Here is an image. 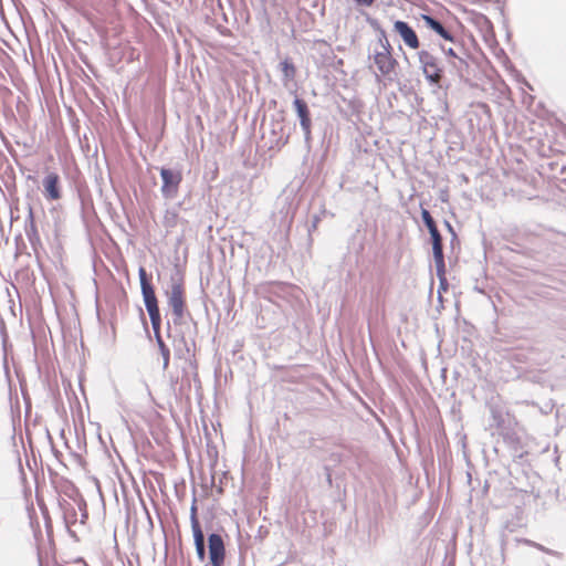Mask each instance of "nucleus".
I'll list each match as a JSON object with an SVG mask.
<instances>
[{
	"mask_svg": "<svg viewBox=\"0 0 566 566\" xmlns=\"http://www.w3.org/2000/svg\"><path fill=\"white\" fill-rule=\"evenodd\" d=\"M170 291H168V304L171 307L175 321H180L184 317L186 311V297H185V282L180 274H176L170 279Z\"/></svg>",
	"mask_w": 566,
	"mask_h": 566,
	"instance_id": "7ed1b4c3",
	"label": "nucleus"
},
{
	"mask_svg": "<svg viewBox=\"0 0 566 566\" xmlns=\"http://www.w3.org/2000/svg\"><path fill=\"white\" fill-rule=\"evenodd\" d=\"M446 54L451 57H458L457 53L451 48L446 51Z\"/></svg>",
	"mask_w": 566,
	"mask_h": 566,
	"instance_id": "f3484780",
	"label": "nucleus"
},
{
	"mask_svg": "<svg viewBox=\"0 0 566 566\" xmlns=\"http://www.w3.org/2000/svg\"><path fill=\"white\" fill-rule=\"evenodd\" d=\"M138 275H139L144 303H145L146 310L148 312L153 328H154L155 333L157 334V343H158V347L160 349V354L163 356V367L166 370L169 366L170 350L166 346L164 340L161 339L160 335L158 334L160 324H161L158 301H157V297L155 294V290L148 281L147 272H146L145 268H139Z\"/></svg>",
	"mask_w": 566,
	"mask_h": 566,
	"instance_id": "f257e3e1",
	"label": "nucleus"
},
{
	"mask_svg": "<svg viewBox=\"0 0 566 566\" xmlns=\"http://www.w3.org/2000/svg\"><path fill=\"white\" fill-rule=\"evenodd\" d=\"M394 30L397 32L405 44L411 50H418L420 46V41L415 30L405 21H396L394 23Z\"/></svg>",
	"mask_w": 566,
	"mask_h": 566,
	"instance_id": "0eeeda50",
	"label": "nucleus"
},
{
	"mask_svg": "<svg viewBox=\"0 0 566 566\" xmlns=\"http://www.w3.org/2000/svg\"><path fill=\"white\" fill-rule=\"evenodd\" d=\"M198 558L203 562L206 557L205 535L202 530L192 531Z\"/></svg>",
	"mask_w": 566,
	"mask_h": 566,
	"instance_id": "ddd939ff",
	"label": "nucleus"
},
{
	"mask_svg": "<svg viewBox=\"0 0 566 566\" xmlns=\"http://www.w3.org/2000/svg\"><path fill=\"white\" fill-rule=\"evenodd\" d=\"M160 177L163 180L161 193L166 198H174L177 196L179 186L182 181V174L180 170H172L169 168L160 169Z\"/></svg>",
	"mask_w": 566,
	"mask_h": 566,
	"instance_id": "39448f33",
	"label": "nucleus"
},
{
	"mask_svg": "<svg viewBox=\"0 0 566 566\" xmlns=\"http://www.w3.org/2000/svg\"><path fill=\"white\" fill-rule=\"evenodd\" d=\"M379 50H375L370 59L373 60L377 71L384 77L391 80V75L395 74L399 63L392 55V46L387 39V34L384 30L379 34Z\"/></svg>",
	"mask_w": 566,
	"mask_h": 566,
	"instance_id": "f03ea898",
	"label": "nucleus"
},
{
	"mask_svg": "<svg viewBox=\"0 0 566 566\" xmlns=\"http://www.w3.org/2000/svg\"><path fill=\"white\" fill-rule=\"evenodd\" d=\"M280 71L283 76L284 84L286 85L290 81H293L296 76V66L291 59H284L280 63Z\"/></svg>",
	"mask_w": 566,
	"mask_h": 566,
	"instance_id": "f8f14e48",
	"label": "nucleus"
},
{
	"mask_svg": "<svg viewBox=\"0 0 566 566\" xmlns=\"http://www.w3.org/2000/svg\"><path fill=\"white\" fill-rule=\"evenodd\" d=\"M431 240H432V250H433V258L436 262V266L438 269V272H444V258H443V250H442V237L438 230V228H433L429 230Z\"/></svg>",
	"mask_w": 566,
	"mask_h": 566,
	"instance_id": "1a4fd4ad",
	"label": "nucleus"
},
{
	"mask_svg": "<svg viewBox=\"0 0 566 566\" xmlns=\"http://www.w3.org/2000/svg\"><path fill=\"white\" fill-rule=\"evenodd\" d=\"M209 557L212 566H222L226 558V547L219 534H211L208 538Z\"/></svg>",
	"mask_w": 566,
	"mask_h": 566,
	"instance_id": "423d86ee",
	"label": "nucleus"
},
{
	"mask_svg": "<svg viewBox=\"0 0 566 566\" xmlns=\"http://www.w3.org/2000/svg\"><path fill=\"white\" fill-rule=\"evenodd\" d=\"M294 108L300 117L301 126L306 135L311 133V117L307 104L304 99L296 97Z\"/></svg>",
	"mask_w": 566,
	"mask_h": 566,
	"instance_id": "9d476101",
	"label": "nucleus"
},
{
	"mask_svg": "<svg viewBox=\"0 0 566 566\" xmlns=\"http://www.w3.org/2000/svg\"><path fill=\"white\" fill-rule=\"evenodd\" d=\"M422 20L424 22V25L428 29L434 31L437 34H439L444 40H448L451 42L454 40L453 35L439 21H437L432 17L423 14Z\"/></svg>",
	"mask_w": 566,
	"mask_h": 566,
	"instance_id": "9b49d317",
	"label": "nucleus"
},
{
	"mask_svg": "<svg viewBox=\"0 0 566 566\" xmlns=\"http://www.w3.org/2000/svg\"><path fill=\"white\" fill-rule=\"evenodd\" d=\"M178 214L176 212H167L164 218V222L166 227L176 226Z\"/></svg>",
	"mask_w": 566,
	"mask_h": 566,
	"instance_id": "dca6fc26",
	"label": "nucleus"
},
{
	"mask_svg": "<svg viewBox=\"0 0 566 566\" xmlns=\"http://www.w3.org/2000/svg\"><path fill=\"white\" fill-rule=\"evenodd\" d=\"M421 217L428 230H431L437 227L432 216L427 209H422Z\"/></svg>",
	"mask_w": 566,
	"mask_h": 566,
	"instance_id": "2eb2a0df",
	"label": "nucleus"
},
{
	"mask_svg": "<svg viewBox=\"0 0 566 566\" xmlns=\"http://www.w3.org/2000/svg\"><path fill=\"white\" fill-rule=\"evenodd\" d=\"M190 522H191L192 531L201 530V525H200V522H199L198 515H197L196 500L193 501V503L190 507Z\"/></svg>",
	"mask_w": 566,
	"mask_h": 566,
	"instance_id": "4468645a",
	"label": "nucleus"
},
{
	"mask_svg": "<svg viewBox=\"0 0 566 566\" xmlns=\"http://www.w3.org/2000/svg\"><path fill=\"white\" fill-rule=\"evenodd\" d=\"M422 72L427 81L431 84L439 85L442 78L443 70L439 65V60L431 52L422 50L418 53Z\"/></svg>",
	"mask_w": 566,
	"mask_h": 566,
	"instance_id": "20e7f679",
	"label": "nucleus"
},
{
	"mask_svg": "<svg viewBox=\"0 0 566 566\" xmlns=\"http://www.w3.org/2000/svg\"><path fill=\"white\" fill-rule=\"evenodd\" d=\"M60 176L56 172H49L43 179L44 197L55 201L61 198Z\"/></svg>",
	"mask_w": 566,
	"mask_h": 566,
	"instance_id": "6e6552de",
	"label": "nucleus"
}]
</instances>
